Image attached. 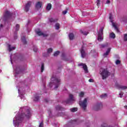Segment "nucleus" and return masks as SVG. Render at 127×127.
Segmentation results:
<instances>
[{
  "label": "nucleus",
  "mask_w": 127,
  "mask_h": 127,
  "mask_svg": "<svg viewBox=\"0 0 127 127\" xmlns=\"http://www.w3.org/2000/svg\"><path fill=\"white\" fill-rule=\"evenodd\" d=\"M31 117L30 108L28 107L21 108L19 111V115H16L13 119V123L15 127H22L23 126V119H29Z\"/></svg>",
  "instance_id": "f257e3e1"
},
{
  "label": "nucleus",
  "mask_w": 127,
  "mask_h": 127,
  "mask_svg": "<svg viewBox=\"0 0 127 127\" xmlns=\"http://www.w3.org/2000/svg\"><path fill=\"white\" fill-rule=\"evenodd\" d=\"M51 82L49 84V86L51 88L52 87V85L53 84V83H55V89H57L58 87L59 86V85H60V79L56 78L55 76H52L51 78Z\"/></svg>",
  "instance_id": "f03ea898"
},
{
  "label": "nucleus",
  "mask_w": 127,
  "mask_h": 127,
  "mask_svg": "<svg viewBox=\"0 0 127 127\" xmlns=\"http://www.w3.org/2000/svg\"><path fill=\"white\" fill-rule=\"evenodd\" d=\"M101 75L102 76V79L103 80H105L106 78H107L108 76H110V72L109 71H108V69H101Z\"/></svg>",
  "instance_id": "7ed1b4c3"
},
{
  "label": "nucleus",
  "mask_w": 127,
  "mask_h": 127,
  "mask_svg": "<svg viewBox=\"0 0 127 127\" xmlns=\"http://www.w3.org/2000/svg\"><path fill=\"white\" fill-rule=\"evenodd\" d=\"M13 68L14 70V73H15V76L16 77V75L17 74H19V73H21L23 70H22L19 66H14L13 65Z\"/></svg>",
  "instance_id": "20e7f679"
},
{
  "label": "nucleus",
  "mask_w": 127,
  "mask_h": 127,
  "mask_svg": "<svg viewBox=\"0 0 127 127\" xmlns=\"http://www.w3.org/2000/svg\"><path fill=\"white\" fill-rule=\"evenodd\" d=\"M88 99L85 98L83 101H79V105L81 108H82L83 110L85 111L86 109H87V101Z\"/></svg>",
  "instance_id": "39448f33"
},
{
  "label": "nucleus",
  "mask_w": 127,
  "mask_h": 127,
  "mask_svg": "<svg viewBox=\"0 0 127 127\" xmlns=\"http://www.w3.org/2000/svg\"><path fill=\"white\" fill-rule=\"evenodd\" d=\"M104 30V28H101L99 32H98V40L99 41H103V40L104 39V37L103 36V31Z\"/></svg>",
  "instance_id": "423d86ee"
},
{
  "label": "nucleus",
  "mask_w": 127,
  "mask_h": 127,
  "mask_svg": "<svg viewBox=\"0 0 127 127\" xmlns=\"http://www.w3.org/2000/svg\"><path fill=\"white\" fill-rule=\"evenodd\" d=\"M109 19L112 24V26H113V27H114V28H115V30L117 31V32H120L119 29L118 28V27H117V25H116V23L114 22L113 21V16L112 15V14L110 15Z\"/></svg>",
  "instance_id": "0eeeda50"
},
{
  "label": "nucleus",
  "mask_w": 127,
  "mask_h": 127,
  "mask_svg": "<svg viewBox=\"0 0 127 127\" xmlns=\"http://www.w3.org/2000/svg\"><path fill=\"white\" fill-rule=\"evenodd\" d=\"M78 66H82V68H83V70L85 72V73H88L89 71L88 70V67H87V65H86L84 64L80 63L78 64Z\"/></svg>",
  "instance_id": "6e6552de"
},
{
  "label": "nucleus",
  "mask_w": 127,
  "mask_h": 127,
  "mask_svg": "<svg viewBox=\"0 0 127 127\" xmlns=\"http://www.w3.org/2000/svg\"><path fill=\"white\" fill-rule=\"evenodd\" d=\"M74 101H75L74 96L72 94H69V98L66 101L67 104H71V103H72V102H74Z\"/></svg>",
  "instance_id": "1a4fd4ad"
},
{
  "label": "nucleus",
  "mask_w": 127,
  "mask_h": 127,
  "mask_svg": "<svg viewBox=\"0 0 127 127\" xmlns=\"http://www.w3.org/2000/svg\"><path fill=\"white\" fill-rule=\"evenodd\" d=\"M5 17H14L15 15L11 13L9 11H6L4 14Z\"/></svg>",
  "instance_id": "9d476101"
},
{
  "label": "nucleus",
  "mask_w": 127,
  "mask_h": 127,
  "mask_svg": "<svg viewBox=\"0 0 127 127\" xmlns=\"http://www.w3.org/2000/svg\"><path fill=\"white\" fill-rule=\"evenodd\" d=\"M18 94L20 99H24V96H23V90H22V88H19L18 89Z\"/></svg>",
  "instance_id": "9b49d317"
},
{
  "label": "nucleus",
  "mask_w": 127,
  "mask_h": 127,
  "mask_svg": "<svg viewBox=\"0 0 127 127\" xmlns=\"http://www.w3.org/2000/svg\"><path fill=\"white\" fill-rule=\"evenodd\" d=\"M31 4H32V2L31 1H28L25 6V11H28L29 10V7L31 6Z\"/></svg>",
  "instance_id": "f8f14e48"
},
{
  "label": "nucleus",
  "mask_w": 127,
  "mask_h": 127,
  "mask_svg": "<svg viewBox=\"0 0 127 127\" xmlns=\"http://www.w3.org/2000/svg\"><path fill=\"white\" fill-rule=\"evenodd\" d=\"M116 87L117 88V89H119L120 90H126V89H127V86H123V85H120L118 83L116 84Z\"/></svg>",
  "instance_id": "ddd939ff"
},
{
  "label": "nucleus",
  "mask_w": 127,
  "mask_h": 127,
  "mask_svg": "<svg viewBox=\"0 0 127 127\" xmlns=\"http://www.w3.org/2000/svg\"><path fill=\"white\" fill-rule=\"evenodd\" d=\"M36 33L39 36L42 35L44 37H46V36H47V34H44L41 31H40V30H38L37 31H36Z\"/></svg>",
  "instance_id": "4468645a"
},
{
  "label": "nucleus",
  "mask_w": 127,
  "mask_h": 127,
  "mask_svg": "<svg viewBox=\"0 0 127 127\" xmlns=\"http://www.w3.org/2000/svg\"><path fill=\"white\" fill-rule=\"evenodd\" d=\"M41 6H42V2H38L36 4V8L37 9H39V8H41Z\"/></svg>",
  "instance_id": "2eb2a0df"
},
{
  "label": "nucleus",
  "mask_w": 127,
  "mask_h": 127,
  "mask_svg": "<svg viewBox=\"0 0 127 127\" xmlns=\"http://www.w3.org/2000/svg\"><path fill=\"white\" fill-rule=\"evenodd\" d=\"M110 52H111V48L108 49L106 53L103 54V57H107V56L109 55V54L110 53Z\"/></svg>",
  "instance_id": "dca6fc26"
},
{
  "label": "nucleus",
  "mask_w": 127,
  "mask_h": 127,
  "mask_svg": "<svg viewBox=\"0 0 127 127\" xmlns=\"http://www.w3.org/2000/svg\"><path fill=\"white\" fill-rule=\"evenodd\" d=\"M110 52H111V48L108 49L106 53L103 54V57H107V56L109 55V54L110 53Z\"/></svg>",
  "instance_id": "f3484780"
},
{
  "label": "nucleus",
  "mask_w": 127,
  "mask_h": 127,
  "mask_svg": "<svg viewBox=\"0 0 127 127\" xmlns=\"http://www.w3.org/2000/svg\"><path fill=\"white\" fill-rule=\"evenodd\" d=\"M80 52H81V57L82 58H84V57H85L86 54L85 53V51H84V50L83 49V48H82L80 50Z\"/></svg>",
  "instance_id": "a211bd4d"
},
{
  "label": "nucleus",
  "mask_w": 127,
  "mask_h": 127,
  "mask_svg": "<svg viewBox=\"0 0 127 127\" xmlns=\"http://www.w3.org/2000/svg\"><path fill=\"white\" fill-rule=\"evenodd\" d=\"M8 48L9 51L10 52V51H12V50H14V49H15V47H11L10 45L8 44Z\"/></svg>",
  "instance_id": "6ab92c4d"
},
{
  "label": "nucleus",
  "mask_w": 127,
  "mask_h": 127,
  "mask_svg": "<svg viewBox=\"0 0 127 127\" xmlns=\"http://www.w3.org/2000/svg\"><path fill=\"white\" fill-rule=\"evenodd\" d=\"M49 20L50 22H55V21H57L58 20V19L57 18H51L49 19Z\"/></svg>",
  "instance_id": "aec40b11"
},
{
  "label": "nucleus",
  "mask_w": 127,
  "mask_h": 127,
  "mask_svg": "<svg viewBox=\"0 0 127 127\" xmlns=\"http://www.w3.org/2000/svg\"><path fill=\"white\" fill-rule=\"evenodd\" d=\"M68 37L70 40H73L74 38V34H73V33H70L68 35Z\"/></svg>",
  "instance_id": "412c9836"
},
{
  "label": "nucleus",
  "mask_w": 127,
  "mask_h": 127,
  "mask_svg": "<svg viewBox=\"0 0 127 127\" xmlns=\"http://www.w3.org/2000/svg\"><path fill=\"white\" fill-rule=\"evenodd\" d=\"M109 37H110V38H113L114 39V38H115L116 35L115 34V33L112 32V33H111L110 34Z\"/></svg>",
  "instance_id": "4be33fe9"
},
{
  "label": "nucleus",
  "mask_w": 127,
  "mask_h": 127,
  "mask_svg": "<svg viewBox=\"0 0 127 127\" xmlns=\"http://www.w3.org/2000/svg\"><path fill=\"white\" fill-rule=\"evenodd\" d=\"M55 27L57 30L59 29V28H60V24L57 23L55 25Z\"/></svg>",
  "instance_id": "5701e85b"
},
{
  "label": "nucleus",
  "mask_w": 127,
  "mask_h": 127,
  "mask_svg": "<svg viewBox=\"0 0 127 127\" xmlns=\"http://www.w3.org/2000/svg\"><path fill=\"white\" fill-rule=\"evenodd\" d=\"M107 97H108V95L106 93H104L100 96V98H101V99H106Z\"/></svg>",
  "instance_id": "b1692460"
},
{
  "label": "nucleus",
  "mask_w": 127,
  "mask_h": 127,
  "mask_svg": "<svg viewBox=\"0 0 127 127\" xmlns=\"http://www.w3.org/2000/svg\"><path fill=\"white\" fill-rule=\"evenodd\" d=\"M77 111H78V108H73L70 109V111L72 112L73 113L75 112H77Z\"/></svg>",
  "instance_id": "393cba45"
},
{
  "label": "nucleus",
  "mask_w": 127,
  "mask_h": 127,
  "mask_svg": "<svg viewBox=\"0 0 127 127\" xmlns=\"http://www.w3.org/2000/svg\"><path fill=\"white\" fill-rule=\"evenodd\" d=\"M103 106V104H102V103H98V104H97V105L95 106V108H98L97 110H99V108H100V107H102Z\"/></svg>",
  "instance_id": "a878e982"
},
{
  "label": "nucleus",
  "mask_w": 127,
  "mask_h": 127,
  "mask_svg": "<svg viewBox=\"0 0 127 127\" xmlns=\"http://www.w3.org/2000/svg\"><path fill=\"white\" fill-rule=\"evenodd\" d=\"M51 7H52L51 4L50 3L48 4V5L47 6V9L48 10H50V9H51Z\"/></svg>",
  "instance_id": "bb28decb"
},
{
  "label": "nucleus",
  "mask_w": 127,
  "mask_h": 127,
  "mask_svg": "<svg viewBox=\"0 0 127 127\" xmlns=\"http://www.w3.org/2000/svg\"><path fill=\"white\" fill-rule=\"evenodd\" d=\"M39 100V96H38V95H36L34 98V101H35V102H37V101H38Z\"/></svg>",
  "instance_id": "cd10ccee"
},
{
  "label": "nucleus",
  "mask_w": 127,
  "mask_h": 127,
  "mask_svg": "<svg viewBox=\"0 0 127 127\" xmlns=\"http://www.w3.org/2000/svg\"><path fill=\"white\" fill-rule=\"evenodd\" d=\"M108 46V44H102L100 45V48H105V47H107Z\"/></svg>",
  "instance_id": "c85d7f7f"
},
{
  "label": "nucleus",
  "mask_w": 127,
  "mask_h": 127,
  "mask_svg": "<svg viewBox=\"0 0 127 127\" xmlns=\"http://www.w3.org/2000/svg\"><path fill=\"white\" fill-rule=\"evenodd\" d=\"M84 95H85V93L83 92H81L79 93V96L80 98H82V97H84Z\"/></svg>",
  "instance_id": "c756f323"
},
{
  "label": "nucleus",
  "mask_w": 127,
  "mask_h": 127,
  "mask_svg": "<svg viewBox=\"0 0 127 127\" xmlns=\"http://www.w3.org/2000/svg\"><path fill=\"white\" fill-rule=\"evenodd\" d=\"M21 39H22V42H23V43L25 44V43H26V40H25V37H23L21 38Z\"/></svg>",
  "instance_id": "7c9ffc66"
},
{
  "label": "nucleus",
  "mask_w": 127,
  "mask_h": 127,
  "mask_svg": "<svg viewBox=\"0 0 127 127\" xmlns=\"http://www.w3.org/2000/svg\"><path fill=\"white\" fill-rule=\"evenodd\" d=\"M116 65H120L121 64V61L117 60L115 62Z\"/></svg>",
  "instance_id": "2f4dec72"
},
{
  "label": "nucleus",
  "mask_w": 127,
  "mask_h": 127,
  "mask_svg": "<svg viewBox=\"0 0 127 127\" xmlns=\"http://www.w3.org/2000/svg\"><path fill=\"white\" fill-rule=\"evenodd\" d=\"M44 70V64H42V66L41 67V72H43Z\"/></svg>",
  "instance_id": "473e14b6"
},
{
  "label": "nucleus",
  "mask_w": 127,
  "mask_h": 127,
  "mask_svg": "<svg viewBox=\"0 0 127 127\" xmlns=\"http://www.w3.org/2000/svg\"><path fill=\"white\" fill-rule=\"evenodd\" d=\"M19 30V25L18 24H16L15 26V30L16 31H18Z\"/></svg>",
  "instance_id": "72a5a7b5"
},
{
  "label": "nucleus",
  "mask_w": 127,
  "mask_h": 127,
  "mask_svg": "<svg viewBox=\"0 0 127 127\" xmlns=\"http://www.w3.org/2000/svg\"><path fill=\"white\" fill-rule=\"evenodd\" d=\"M59 53H60V52L59 51L56 52L54 54V56H58V55H59Z\"/></svg>",
  "instance_id": "f704fd0d"
},
{
  "label": "nucleus",
  "mask_w": 127,
  "mask_h": 127,
  "mask_svg": "<svg viewBox=\"0 0 127 127\" xmlns=\"http://www.w3.org/2000/svg\"><path fill=\"white\" fill-rule=\"evenodd\" d=\"M53 49L52 48H49L47 50L48 53H51L53 51Z\"/></svg>",
  "instance_id": "c9c22d12"
},
{
  "label": "nucleus",
  "mask_w": 127,
  "mask_h": 127,
  "mask_svg": "<svg viewBox=\"0 0 127 127\" xmlns=\"http://www.w3.org/2000/svg\"><path fill=\"white\" fill-rule=\"evenodd\" d=\"M81 33H82L84 35H87L88 32H83V31L81 30Z\"/></svg>",
  "instance_id": "e433bc0d"
},
{
  "label": "nucleus",
  "mask_w": 127,
  "mask_h": 127,
  "mask_svg": "<svg viewBox=\"0 0 127 127\" xmlns=\"http://www.w3.org/2000/svg\"><path fill=\"white\" fill-rule=\"evenodd\" d=\"M124 40L127 41V34L124 35Z\"/></svg>",
  "instance_id": "4c0bfd02"
},
{
  "label": "nucleus",
  "mask_w": 127,
  "mask_h": 127,
  "mask_svg": "<svg viewBox=\"0 0 127 127\" xmlns=\"http://www.w3.org/2000/svg\"><path fill=\"white\" fill-rule=\"evenodd\" d=\"M68 11V9H66V10L63 11V14H66Z\"/></svg>",
  "instance_id": "58836bf2"
},
{
  "label": "nucleus",
  "mask_w": 127,
  "mask_h": 127,
  "mask_svg": "<svg viewBox=\"0 0 127 127\" xmlns=\"http://www.w3.org/2000/svg\"><path fill=\"white\" fill-rule=\"evenodd\" d=\"M56 109L59 110H61V107L60 106H58L56 107Z\"/></svg>",
  "instance_id": "ea45409f"
},
{
  "label": "nucleus",
  "mask_w": 127,
  "mask_h": 127,
  "mask_svg": "<svg viewBox=\"0 0 127 127\" xmlns=\"http://www.w3.org/2000/svg\"><path fill=\"white\" fill-rule=\"evenodd\" d=\"M39 127H43V122H42L40 123Z\"/></svg>",
  "instance_id": "a19ab883"
},
{
  "label": "nucleus",
  "mask_w": 127,
  "mask_h": 127,
  "mask_svg": "<svg viewBox=\"0 0 127 127\" xmlns=\"http://www.w3.org/2000/svg\"><path fill=\"white\" fill-rule=\"evenodd\" d=\"M96 2L97 6H99L100 5V0H97Z\"/></svg>",
  "instance_id": "79ce46f5"
},
{
  "label": "nucleus",
  "mask_w": 127,
  "mask_h": 127,
  "mask_svg": "<svg viewBox=\"0 0 127 127\" xmlns=\"http://www.w3.org/2000/svg\"><path fill=\"white\" fill-rule=\"evenodd\" d=\"M10 61H11V64H13V62H12V56H10Z\"/></svg>",
  "instance_id": "37998d69"
},
{
  "label": "nucleus",
  "mask_w": 127,
  "mask_h": 127,
  "mask_svg": "<svg viewBox=\"0 0 127 127\" xmlns=\"http://www.w3.org/2000/svg\"><path fill=\"white\" fill-rule=\"evenodd\" d=\"M48 114H49V117H51V110L48 111Z\"/></svg>",
  "instance_id": "c03bdc74"
},
{
  "label": "nucleus",
  "mask_w": 127,
  "mask_h": 127,
  "mask_svg": "<svg viewBox=\"0 0 127 127\" xmlns=\"http://www.w3.org/2000/svg\"><path fill=\"white\" fill-rule=\"evenodd\" d=\"M34 52H37V48H34L33 49Z\"/></svg>",
  "instance_id": "a18cd8bd"
},
{
  "label": "nucleus",
  "mask_w": 127,
  "mask_h": 127,
  "mask_svg": "<svg viewBox=\"0 0 127 127\" xmlns=\"http://www.w3.org/2000/svg\"><path fill=\"white\" fill-rule=\"evenodd\" d=\"M89 82H90V83H92V82H94V80H93V79H90L89 80Z\"/></svg>",
  "instance_id": "49530a36"
},
{
  "label": "nucleus",
  "mask_w": 127,
  "mask_h": 127,
  "mask_svg": "<svg viewBox=\"0 0 127 127\" xmlns=\"http://www.w3.org/2000/svg\"><path fill=\"white\" fill-rule=\"evenodd\" d=\"M119 95H120V98H122L123 97V92H121L119 94Z\"/></svg>",
  "instance_id": "de8ad7c7"
},
{
  "label": "nucleus",
  "mask_w": 127,
  "mask_h": 127,
  "mask_svg": "<svg viewBox=\"0 0 127 127\" xmlns=\"http://www.w3.org/2000/svg\"><path fill=\"white\" fill-rule=\"evenodd\" d=\"M110 0H107L106 1V3H107V4H109V3H110Z\"/></svg>",
  "instance_id": "09e8293b"
},
{
  "label": "nucleus",
  "mask_w": 127,
  "mask_h": 127,
  "mask_svg": "<svg viewBox=\"0 0 127 127\" xmlns=\"http://www.w3.org/2000/svg\"><path fill=\"white\" fill-rule=\"evenodd\" d=\"M2 24H1L0 25V29H1V28H2Z\"/></svg>",
  "instance_id": "8fccbe9b"
},
{
  "label": "nucleus",
  "mask_w": 127,
  "mask_h": 127,
  "mask_svg": "<svg viewBox=\"0 0 127 127\" xmlns=\"http://www.w3.org/2000/svg\"><path fill=\"white\" fill-rule=\"evenodd\" d=\"M124 108H125V109H127V106H124Z\"/></svg>",
  "instance_id": "3c124183"
},
{
  "label": "nucleus",
  "mask_w": 127,
  "mask_h": 127,
  "mask_svg": "<svg viewBox=\"0 0 127 127\" xmlns=\"http://www.w3.org/2000/svg\"><path fill=\"white\" fill-rule=\"evenodd\" d=\"M14 38H15V39H16V38H17V37L15 36Z\"/></svg>",
  "instance_id": "603ef678"
},
{
  "label": "nucleus",
  "mask_w": 127,
  "mask_h": 127,
  "mask_svg": "<svg viewBox=\"0 0 127 127\" xmlns=\"http://www.w3.org/2000/svg\"><path fill=\"white\" fill-rule=\"evenodd\" d=\"M0 72H1V70L0 69Z\"/></svg>",
  "instance_id": "864d4df0"
}]
</instances>
